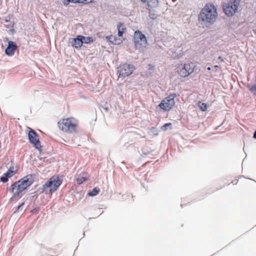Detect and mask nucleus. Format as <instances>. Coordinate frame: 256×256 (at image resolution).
<instances>
[{"instance_id": "1", "label": "nucleus", "mask_w": 256, "mask_h": 256, "mask_svg": "<svg viewBox=\"0 0 256 256\" xmlns=\"http://www.w3.org/2000/svg\"><path fill=\"white\" fill-rule=\"evenodd\" d=\"M35 177L34 174H28L15 182L8 188L7 190H9L12 194V196L9 200L10 202H16L22 196V192L34 183Z\"/></svg>"}, {"instance_id": "2", "label": "nucleus", "mask_w": 256, "mask_h": 256, "mask_svg": "<svg viewBox=\"0 0 256 256\" xmlns=\"http://www.w3.org/2000/svg\"><path fill=\"white\" fill-rule=\"evenodd\" d=\"M216 8L212 3L206 4L198 15V22L202 28H209L218 17Z\"/></svg>"}, {"instance_id": "3", "label": "nucleus", "mask_w": 256, "mask_h": 256, "mask_svg": "<svg viewBox=\"0 0 256 256\" xmlns=\"http://www.w3.org/2000/svg\"><path fill=\"white\" fill-rule=\"evenodd\" d=\"M62 181V180L58 176H52L42 185V188H40V192L52 194L61 185Z\"/></svg>"}, {"instance_id": "4", "label": "nucleus", "mask_w": 256, "mask_h": 256, "mask_svg": "<svg viewBox=\"0 0 256 256\" xmlns=\"http://www.w3.org/2000/svg\"><path fill=\"white\" fill-rule=\"evenodd\" d=\"M135 69V66L132 64L125 63L120 65L117 68L118 78H125L128 76L133 72Z\"/></svg>"}, {"instance_id": "5", "label": "nucleus", "mask_w": 256, "mask_h": 256, "mask_svg": "<svg viewBox=\"0 0 256 256\" xmlns=\"http://www.w3.org/2000/svg\"><path fill=\"white\" fill-rule=\"evenodd\" d=\"M194 66L192 62L182 64L176 68V72L181 77L186 78L194 72Z\"/></svg>"}, {"instance_id": "6", "label": "nucleus", "mask_w": 256, "mask_h": 256, "mask_svg": "<svg viewBox=\"0 0 256 256\" xmlns=\"http://www.w3.org/2000/svg\"><path fill=\"white\" fill-rule=\"evenodd\" d=\"M176 96L175 93L170 94L161 101L158 106L165 111L170 110L175 104L174 98Z\"/></svg>"}, {"instance_id": "7", "label": "nucleus", "mask_w": 256, "mask_h": 256, "mask_svg": "<svg viewBox=\"0 0 256 256\" xmlns=\"http://www.w3.org/2000/svg\"><path fill=\"white\" fill-rule=\"evenodd\" d=\"M58 126L63 131L72 132L76 131L77 125L73 123L70 118H66L58 122Z\"/></svg>"}, {"instance_id": "8", "label": "nucleus", "mask_w": 256, "mask_h": 256, "mask_svg": "<svg viewBox=\"0 0 256 256\" xmlns=\"http://www.w3.org/2000/svg\"><path fill=\"white\" fill-rule=\"evenodd\" d=\"M134 40L136 48H139L142 46L146 47V38L144 34H142V32L139 30L135 32Z\"/></svg>"}, {"instance_id": "9", "label": "nucleus", "mask_w": 256, "mask_h": 256, "mask_svg": "<svg viewBox=\"0 0 256 256\" xmlns=\"http://www.w3.org/2000/svg\"><path fill=\"white\" fill-rule=\"evenodd\" d=\"M28 138L30 142L34 144L36 149L40 150L42 146L39 140L38 134L33 130H30L28 134Z\"/></svg>"}, {"instance_id": "10", "label": "nucleus", "mask_w": 256, "mask_h": 256, "mask_svg": "<svg viewBox=\"0 0 256 256\" xmlns=\"http://www.w3.org/2000/svg\"><path fill=\"white\" fill-rule=\"evenodd\" d=\"M18 46L16 43L13 41H8L7 48L5 50V54L8 56H12L14 54Z\"/></svg>"}, {"instance_id": "11", "label": "nucleus", "mask_w": 256, "mask_h": 256, "mask_svg": "<svg viewBox=\"0 0 256 256\" xmlns=\"http://www.w3.org/2000/svg\"><path fill=\"white\" fill-rule=\"evenodd\" d=\"M222 8L224 14L228 16H232L237 10L230 2L225 3L223 4Z\"/></svg>"}, {"instance_id": "12", "label": "nucleus", "mask_w": 256, "mask_h": 256, "mask_svg": "<svg viewBox=\"0 0 256 256\" xmlns=\"http://www.w3.org/2000/svg\"><path fill=\"white\" fill-rule=\"evenodd\" d=\"M13 169V167L10 168L6 172L4 173L0 177V181L4 183L6 182L8 180V178L13 176L16 172V170Z\"/></svg>"}, {"instance_id": "13", "label": "nucleus", "mask_w": 256, "mask_h": 256, "mask_svg": "<svg viewBox=\"0 0 256 256\" xmlns=\"http://www.w3.org/2000/svg\"><path fill=\"white\" fill-rule=\"evenodd\" d=\"M148 8H156L159 5L158 0H140Z\"/></svg>"}, {"instance_id": "14", "label": "nucleus", "mask_w": 256, "mask_h": 256, "mask_svg": "<svg viewBox=\"0 0 256 256\" xmlns=\"http://www.w3.org/2000/svg\"><path fill=\"white\" fill-rule=\"evenodd\" d=\"M70 42L72 44V46L73 47L76 48H80L82 45L81 35H78L76 38H72L70 41Z\"/></svg>"}, {"instance_id": "15", "label": "nucleus", "mask_w": 256, "mask_h": 256, "mask_svg": "<svg viewBox=\"0 0 256 256\" xmlns=\"http://www.w3.org/2000/svg\"><path fill=\"white\" fill-rule=\"evenodd\" d=\"M106 38L109 42L115 45L120 44L122 42V40L120 38H118L116 36H113L112 35L106 36Z\"/></svg>"}, {"instance_id": "16", "label": "nucleus", "mask_w": 256, "mask_h": 256, "mask_svg": "<svg viewBox=\"0 0 256 256\" xmlns=\"http://www.w3.org/2000/svg\"><path fill=\"white\" fill-rule=\"evenodd\" d=\"M126 30V28H124V24L122 22H119L118 24V36L120 37L122 36H123L124 31Z\"/></svg>"}, {"instance_id": "17", "label": "nucleus", "mask_w": 256, "mask_h": 256, "mask_svg": "<svg viewBox=\"0 0 256 256\" xmlns=\"http://www.w3.org/2000/svg\"><path fill=\"white\" fill-rule=\"evenodd\" d=\"M81 38L82 39V42L83 44H90L93 42V39L92 37L89 36H81Z\"/></svg>"}, {"instance_id": "18", "label": "nucleus", "mask_w": 256, "mask_h": 256, "mask_svg": "<svg viewBox=\"0 0 256 256\" xmlns=\"http://www.w3.org/2000/svg\"><path fill=\"white\" fill-rule=\"evenodd\" d=\"M99 192L100 189L97 187H95L88 193V195L90 196H96Z\"/></svg>"}, {"instance_id": "19", "label": "nucleus", "mask_w": 256, "mask_h": 256, "mask_svg": "<svg viewBox=\"0 0 256 256\" xmlns=\"http://www.w3.org/2000/svg\"><path fill=\"white\" fill-rule=\"evenodd\" d=\"M152 8H146V9L149 10V16L152 20H156L158 17V14L155 12L154 10H152Z\"/></svg>"}, {"instance_id": "20", "label": "nucleus", "mask_w": 256, "mask_h": 256, "mask_svg": "<svg viewBox=\"0 0 256 256\" xmlns=\"http://www.w3.org/2000/svg\"><path fill=\"white\" fill-rule=\"evenodd\" d=\"M240 0H231L228 2L234 8L235 10H238V8L240 4Z\"/></svg>"}, {"instance_id": "21", "label": "nucleus", "mask_w": 256, "mask_h": 256, "mask_svg": "<svg viewBox=\"0 0 256 256\" xmlns=\"http://www.w3.org/2000/svg\"><path fill=\"white\" fill-rule=\"evenodd\" d=\"M248 88L250 91L256 96V84H254L251 86H248Z\"/></svg>"}, {"instance_id": "22", "label": "nucleus", "mask_w": 256, "mask_h": 256, "mask_svg": "<svg viewBox=\"0 0 256 256\" xmlns=\"http://www.w3.org/2000/svg\"><path fill=\"white\" fill-rule=\"evenodd\" d=\"M87 180L86 177L84 176H79L76 179V182L78 184H82L84 182L86 181Z\"/></svg>"}, {"instance_id": "23", "label": "nucleus", "mask_w": 256, "mask_h": 256, "mask_svg": "<svg viewBox=\"0 0 256 256\" xmlns=\"http://www.w3.org/2000/svg\"><path fill=\"white\" fill-rule=\"evenodd\" d=\"M24 205V202H23L22 204H20L16 208L14 213L18 212L20 210H22L23 208V206Z\"/></svg>"}, {"instance_id": "24", "label": "nucleus", "mask_w": 256, "mask_h": 256, "mask_svg": "<svg viewBox=\"0 0 256 256\" xmlns=\"http://www.w3.org/2000/svg\"><path fill=\"white\" fill-rule=\"evenodd\" d=\"M207 108H208L207 105L205 103H202L200 105V108L202 112L206 111L207 109Z\"/></svg>"}, {"instance_id": "25", "label": "nucleus", "mask_w": 256, "mask_h": 256, "mask_svg": "<svg viewBox=\"0 0 256 256\" xmlns=\"http://www.w3.org/2000/svg\"><path fill=\"white\" fill-rule=\"evenodd\" d=\"M92 2V0H90L89 2H88V0H74V3H90Z\"/></svg>"}, {"instance_id": "26", "label": "nucleus", "mask_w": 256, "mask_h": 256, "mask_svg": "<svg viewBox=\"0 0 256 256\" xmlns=\"http://www.w3.org/2000/svg\"><path fill=\"white\" fill-rule=\"evenodd\" d=\"M171 123H166L162 128V130H165L167 129V128L171 126Z\"/></svg>"}, {"instance_id": "27", "label": "nucleus", "mask_w": 256, "mask_h": 256, "mask_svg": "<svg viewBox=\"0 0 256 256\" xmlns=\"http://www.w3.org/2000/svg\"><path fill=\"white\" fill-rule=\"evenodd\" d=\"M70 2H73L74 3V0H66V1L64 2V6H68Z\"/></svg>"}, {"instance_id": "28", "label": "nucleus", "mask_w": 256, "mask_h": 256, "mask_svg": "<svg viewBox=\"0 0 256 256\" xmlns=\"http://www.w3.org/2000/svg\"><path fill=\"white\" fill-rule=\"evenodd\" d=\"M14 22H10L8 24H5L7 28H10L14 26Z\"/></svg>"}, {"instance_id": "29", "label": "nucleus", "mask_w": 256, "mask_h": 256, "mask_svg": "<svg viewBox=\"0 0 256 256\" xmlns=\"http://www.w3.org/2000/svg\"><path fill=\"white\" fill-rule=\"evenodd\" d=\"M39 211V208H34L32 210H31V212L32 213H38Z\"/></svg>"}, {"instance_id": "30", "label": "nucleus", "mask_w": 256, "mask_h": 256, "mask_svg": "<svg viewBox=\"0 0 256 256\" xmlns=\"http://www.w3.org/2000/svg\"><path fill=\"white\" fill-rule=\"evenodd\" d=\"M148 70H152L154 68V66L152 64H148Z\"/></svg>"}, {"instance_id": "31", "label": "nucleus", "mask_w": 256, "mask_h": 256, "mask_svg": "<svg viewBox=\"0 0 256 256\" xmlns=\"http://www.w3.org/2000/svg\"><path fill=\"white\" fill-rule=\"evenodd\" d=\"M151 132L153 133H155L157 132V130H156L154 128L152 127L151 128Z\"/></svg>"}, {"instance_id": "32", "label": "nucleus", "mask_w": 256, "mask_h": 256, "mask_svg": "<svg viewBox=\"0 0 256 256\" xmlns=\"http://www.w3.org/2000/svg\"><path fill=\"white\" fill-rule=\"evenodd\" d=\"M10 32L12 34H14L16 32H15V30H14V28H11L10 30Z\"/></svg>"}, {"instance_id": "33", "label": "nucleus", "mask_w": 256, "mask_h": 256, "mask_svg": "<svg viewBox=\"0 0 256 256\" xmlns=\"http://www.w3.org/2000/svg\"><path fill=\"white\" fill-rule=\"evenodd\" d=\"M4 21H5V22H11L10 21V18H6L5 19Z\"/></svg>"}, {"instance_id": "34", "label": "nucleus", "mask_w": 256, "mask_h": 256, "mask_svg": "<svg viewBox=\"0 0 256 256\" xmlns=\"http://www.w3.org/2000/svg\"><path fill=\"white\" fill-rule=\"evenodd\" d=\"M218 59L220 60L221 62H224V58L221 56H219L218 57Z\"/></svg>"}, {"instance_id": "35", "label": "nucleus", "mask_w": 256, "mask_h": 256, "mask_svg": "<svg viewBox=\"0 0 256 256\" xmlns=\"http://www.w3.org/2000/svg\"><path fill=\"white\" fill-rule=\"evenodd\" d=\"M253 138L254 139H256V130L254 131V133Z\"/></svg>"}, {"instance_id": "36", "label": "nucleus", "mask_w": 256, "mask_h": 256, "mask_svg": "<svg viewBox=\"0 0 256 256\" xmlns=\"http://www.w3.org/2000/svg\"><path fill=\"white\" fill-rule=\"evenodd\" d=\"M207 70H211V68L210 67H208L207 68Z\"/></svg>"}, {"instance_id": "37", "label": "nucleus", "mask_w": 256, "mask_h": 256, "mask_svg": "<svg viewBox=\"0 0 256 256\" xmlns=\"http://www.w3.org/2000/svg\"><path fill=\"white\" fill-rule=\"evenodd\" d=\"M104 108V110H105L106 111H108V108Z\"/></svg>"}, {"instance_id": "38", "label": "nucleus", "mask_w": 256, "mask_h": 256, "mask_svg": "<svg viewBox=\"0 0 256 256\" xmlns=\"http://www.w3.org/2000/svg\"><path fill=\"white\" fill-rule=\"evenodd\" d=\"M181 206H182V208L183 207V204H181Z\"/></svg>"}]
</instances>
